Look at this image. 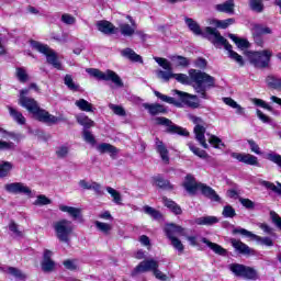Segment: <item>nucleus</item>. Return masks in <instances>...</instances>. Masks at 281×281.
Listing matches in <instances>:
<instances>
[{
    "instance_id": "obj_36",
    "label": "nucleus",
    "mask_w": 281,
    "mask_h": 281,
    "mask_svg": "<svg viewBox=\"0 0 281 281\" xmlns=\"http://www.w3.org/2000/svg\"><path fill=\"white\" fill-rule=\"evenodd\" d=\"M153 181L157 188H161L162 190H172V184H170L169 180L164 179L160 175L155 176Z\"/></svg>"
},
{
    "instance_id": "obj_33",
    "label": "nucleus",
    "mask_w": 281,
    "mask_h": 281,
    "mask_svg": "<svg viewBox=\"0 0 281 281\" xmlns=\"http://www.w3.org/2000/svg\"><path fill=\"white\" fill-rule=\"evenodd\" d=\"M218 217L216 216H202V217H198L194 220V224L195 225H206V226H212V225H216V223H218Z\"/></svg>"
},
{
    "instance_id": "obj_52",
    "label": "nucleus",
    "mask_w": 281,
    "mask_h": 281,
    "mask_svg": "<svg viewBox=\"0 0 281 281\" xmlns=\"http://www.w3.org/2000/svg\"><path fill=\"white\" fill-rule=\"evenodd\" d=\"M154 60L162 67V69H166L167 71H172V65H170V61L168 59L162 57H154Z\"/></svg>"
},
{
    "instance_id": "obj_38",
    "label": "nucleus",
    "mask_w": 281,
    "mask_h": 281,
    "mask_svg": "<svg viewBox=\"0 0 281 281\" xmlns=\"http://www.w3.org/2000/svg\"><path fill=\"white\" fill-rule=\"evenodd\" d=\"M249 9L257 14L265 12V2L262 0H248Z\"/></svg>"
},
{
    "instance_id": "obj_6",
    "label": "nucleus",
    "mask_w": 281,
    "mask_h": 281,
    "mask_svg": "<svg viewBox=\"0 0 281 281\" xmlns=\"http://www.w3.org/2000/svg\"><path fill=\"white\" fill-rule=\"evenodd\" d=\"M87 74L92 76L93 78H97L98 80H105V82H113L115 87L122 88L124 87V81H122V78L117 76V74L111 69L105 70L104 72L97 68H88Z\"/></svg>"
},
{
    "instance_id": "obj_59",
    "label": "nucleus",
    "mask_w": 281,
    "mask_h": 281,
    "mask_svg": "<svg viewBox=\"0 0 281 281\" xmlns=\"http://www.w3.org/2000/svg\"><path fill=\"white\" fill-rule=\"evenodd\" d=\"M222 216H224V218H234V216H236V210H234L232 205H226L223 209Z\"/></svg>"
},
{
    "instance_id": "obj_45",
    "label": "nucleus",
    "mask_w": 281,
    "mask_h": 281,
    "mask_svg": "<svg viewBox=\"0 0 281 281\" xmlns=\"http://www.w3.org/2000/svg\"><path fill=\"white\" fill-rule=\"evenodd\" d=\"M13 165L10 161H1L0 162V179L5 178L10 175V170H12Z\"/></svg>"
},
{
    "instance_id": "obj_13",
    "label": "nucleus",
    "mask_w": 281,
    "mask_h": 281,
    "mask_svg": "<svg viewBox=\"0 0 281 281\" xmlns=\"http://www.w3.org/2000/svg\"><path fill=\"white\" fill-rule=\"evenodd\" d=\"M159 269V261L155 259H147L142 261L133 271L132 276H136V273H148V271H154Z\"/></svg>"
},
{
    "instance_id": "obj_40",
    "label": "nucleus",
    "mask_w": 281,
    "mask_h": 281,
    "mask_svg": "<svg viewBox=\"0 0 281 281\" xmlns=\"http://www.w3.org/2000/svg\"><path fill=\"white\" fill-rule=\"evenodd\" d=\"M76 120L80 126L85 127V130L95 126V123L85 114H78Z\"/></svg>"
},
{
    "instance_id": "obj_57",
    "label": "nucleus",
    "mask_w": 281,
    "mask_h": 281,
    "mask_svg": "<svg viewBox=\"0 0 281 281\" xmlns=\"http://www.w3.org/2000/svg\"><path fill=\"white\" fill-rule=\"evenodd\" d=\"M252 104H255V106H260L261 109H266V111H273V108L271 105H269L267 102H265V100L262 99H251Z\"/></svg>"
},
{
    "instance_id": "obj_54",
    "label": "nucleus",
    "mask_w": 281,
    "mask_h": 281,
    "mask_svg": "<svg viewBox=\"0 0 281 281\" xmlns=\"http://www.w3.org/2000/svg\"><path fill=\"white\" fill-rule=\"evenodd\" d=\"M157 76L165 82H169L171 78H175V72L172 70H158Z\"/></svg>"
},
{
    "instance_id": "obj_58",
    "label": "nucleus",
    "mask_w": 281,
    "mask_h": 281,
    "mask_svg": "<svg viewBox=\"0 0 281 281\" xmlns=\"http://www.w3.org/2000/svg\"><path fill=\"white\" fill-rule=\"evenodd\" d=\"M145 214H148V216H151V218H159L161 216V213L155 209H153V206H144L143 207Z\"/></svg>"
},
{
    "instance_id": "obj_48",
    "label": "nucleus",
    "mask_w": 281,
    "mask_h": 281,
    "mask_svg": "<svg viewBox=\"0 0 281 281\" xmlns=\"http://www.w3.org/2000/svg\"><path fill=\"white\" fill-rule=\"evenodd\" d=\"M55 155L58 159H66V157H69V146L61 145L57 147Z\"/></svg>"
},
{
    "instance_id": "obj_17",
    "label": "nucleus",
    "mask_w": 281,
    "mask_h": 281,
    "mask_svg": "<svg viewBox=\"0 0 281 281\" xmlns=\"http://www.w3.org/2000/svg\"><path fill=\"white\" fill-rule=\"evenodd\" d=\"M126 19H128L130 23H121L119 24V30L122 34V36H134L135 31L137 30V24L135 23V20L131 15H127Z\"/></svg>"
},
{
    "instance_id": "obj_23",
    "label": "nucleus",
    "mask_w": 281,
    "mask_h": 281,
    "mask_svg": "<svg viewBox=\"0 0 281 281\" xmlns=\"http://www.w3.org/2000/svg\"><path fill=\"white\" fill-rule=\"evenodd\" d=\"M200 192H202L203 196H205L206 199H210L211 201H215L216 203H218L221 201V196L216 193V191L214 189H212V187L202 183L200 184Z\"/></svg>"
},
{
    "instance_id": "obj_20",
    "label": "nucleus",
    "mask_w": 281,
    "mask_h": 281,
    "mask_svg": "<svg viewBox=\"0 0 281 281\" xmlns=\"http://www.w3.org/2000/svg\"><path fill=\"white\" fill-rule=\"evenodd\" d=\"M53 252L50 250H45L42 261V270L44 273H52L56 267V262L52 260Z\"/></svg>"
},
{
    "instance_id": "obj_14",
    "label": "nucleus",
    "mask_w": 281,
    "mask_h": 281,
    "mask_svg": "<svg viewBox=\"0 0 281 281\" xmlns=\"http://www.w3.org/2000/svg\"><path fill=\"white\" fill-rule=\"evenodd\" d=\"M4 190L10 192L11 194H26L30 196L32 194V190L29 189L23 182H12L4 186Z\"/></svg>"
},
{
    "instance_id": "obj_15",
    "label": "nucleus",
    "mask_w": 281,
    "mask_h": 281,
    "mask_svg": "<svg viewBox=\"0 0 281 281\" xmlns=\"http://www.w3.org/2000/svg\"><path fill=\"white\" fill-rule=\"evenodd\" d=\"M201 182H196V178L191 173H188L184 177V181L182 182V187L189 194H196V190L200 189Z\"/></svg>"
},
{
    "instance_id": "obj_51",
    "label": "nucleus",
    "mask_w": 281,
    "mask_h": 281,
    "mask_svg": "<svg viewBox=\"0 0 281 281\" xmlns=\"http://www.w3.org/2000/svg\"><path fill=\"white\" fill-rule=\"evenodd\" d=\"M266 159H268V161H271L272 164H276V166H278V168H281V155L277 154V153H269L266 156Z\"/></svg>"
},
{
    "instance_id": "obj_61",
    "label": "nucleus",
    "mask_w": 281,
    "mask_h": 281,
    "mask_svg": "<svg viewBox=\"0 0 281 281\" xmlns=\"http://www.w3.org/2000/svg\"><path fill=\"white\" fill-rule=\"evenodd\" d=\"M8 273H10V276H13L14 278H18L19 280H25V274L14 267H9Z\"/></svg>"
},
{
    "instance_id": "obj_50",
    "label": "nucleus",
    "mask_w": 281,
    "mask_h": 281,
    "mask_svg": "<svg viewBox=\"0 0 281 281\" xmlns=\"http://www.w3.org/2000/svg\"><path fill=\"white\" fill-rule=\"evenodd\" d=\"M64 85H66V87H68V89H70V91H78V89H80V86H78V85H76V82H74V78L71 77V75L65 76Z\"/></svg>"
},
{
    "instance_id": "obj_4",
    "label": "nucleus",
    "mask_w": 281,
    "mask_h": 281,
    "mask_svg": "<svg viewBox=\"0 0 281 281\" xmlns=\"http://www.w3.org/2000/svg\"><path fill=\"white\" fill-rule=\"evenodd\" d=\"M53 229L59 243H66V245L71 243V234H74V223L71 221L65 218L59 220L53 223Z\"/></svg>"
},
{
    "instance_id": "obj_16",
    "label": "nucleus",
    "mask_w": 281,
    "mask_h": 281,
    "mask_svg": "<svg viewBox=\"0 0 281 281\" xmlns=\"http://www.w3.org/2000/svg\"><path fill=\"white\" fill-rule=\"evenodd\" d=\"M231 157L241 164H246L247 166H259L258 157L251 154L232 153Z\"/></svg>"
},
{
    "instance_id": "obj_8",
    "label": "nucleus",
    "mask_w": 281,
    "mask_h": 281,
    "mask_svg": "<svg viewBox=\"0 0 281 281\" xmlns=\"http://www.w3.org/2000/svg\"><path fill=\"white\" fill-rule=\"evenodd\" d=\"M229 271L237 278H244L245 280H258L260 278L258 270L240 263L229 265Z\"/></svg>"
},
{
    "instance_id": "obj_49",
    "label": "nucleus",
    "mask_w": 281,
    "mask_h": 281,
    "mask_svg": "<svg viewBox=\"0 0 281 281\" xmlns=\"http://www.w3.org/2000/svg\"><path fill=\"white\" fill-rule=\"evenodd\" d=\"M228 37L235 42L239 49L249 47V42L247 40L238 38L235 34H228Z\"/></svg>"
},
{
    "instance_id": "obj_26",
    "label": "nucleus",
    "mask_w": 281,
    "mask_h": 281,
    "mask_svg": "<svg viewBox=\"0 0 281 281\" xmlns=\"http://www.w3.org/2000/svg\"><path fill=\"white\" fill-rule=\"evenodd\" d=\"M97 29L102 34H115V25L106 20L97 22Z\"/></svg>"
},
{
    "instance_id": "obj_37",
    "label": "nucleus",
    "mask_w": 281,
    "mask_h": 281,
    "mask_svg": "<svg viewBox=\"0 0 281 281\" xmlns=\"http://www.w3.org/2000/svg\"><path fill=\"white\" fill-rule=\"evenodd\" d=\"M223 102L227 104V106H231V109H236L237 115H245V108L240 106L234 99L223 98Z\"/></svg>"
},
{
    "instance_id": "obj_42",
    "label": "nucleus",
    "mask_w": 281,
    "mask_h": 281,
    "mask_svg": "<svg viewBox=\"0 0 281 281\" xmlns=\"http://www.w3.org/2000/svg\"><path fill=\"white\" fill-rule=\"evenodd\" d=\"M156 98H158L159 100H161V102H166L167 104H173V106H181V102L176 101L175 98L172 97H168L166 94H162L159 91H154Z\"/></svg>"
},
{
    "instance_id": "obj_5",
    "label": "nucleus",
    "mask_w": 281,
    "mask_h": 281,
    "mask_svg": "<svg viewBox=\"0 0 281 281\" xmlns=\"http://www.w3.org/2000/svg\"><path fill=\"white\" fill-rule=\"evenodd\" d=\"M30 45L33 49H35L36 52H40V54H44V56H46V60H47L48 65H53V67H55V69H61L63 65L60 64V61H58V55L56 54V52H54V49L49 48V46H47L41 42L34 41V40L30 41Z\"/></svg>"
},
{
    "instance_id": "obj_34",
    "label": "nucleus",
    "mask_w": 281,
    "mask_h": 281,
    "mask_svg": "<svg viewBox=\"0 0 281 281\" xmlns=\"http://www.w3.org/2000/svg\"><path fill=\"white\" fill-rule=\"evenodd\" d=\"M162 203L165 205V207H168V210H170L173 214L179 215L182 214V210L181 206H179V204H177L175 201L164 196L162 198Z\"/></svg>"
},
{
    "instance_id": "obj_62",
    "label": "nucleus",
    "mask_w": 281,
    "mask_h": 281,
    "mask_svg": "<svg viewBox=\"0 0 281 281\" xmlns=\"http://www.w3.org/2000/svg\"><path fill=\"white\" fill-rule=\"evenodd\" d=\"M247 144L251 150V153H255V155H262V151L260 150V146L256 140L254 139H247Z\"/></svg>"
},
{
    "instance_id": "obj_25",
    "label": "nucleus",
    "mask_w": 281,
    "mask_h": 281,
    "mask_svg": "<svg viewBox=\"0 0 281 281\" xmlns=\"http://www.w3.org/2000/svg\"><path fill=\"white\" fill-rule=\"evenodd\" d=\"M156 150L160 155V158L165 164L170 161V157L168 156V147L161 142L159 138L155 139Z\"/></svg>"
},
{
    "instance_id": "obj_41",
    "label": "nucleus",
    "mask_w": 281,
    "mask_h": 281,
    "mask_svg": "<svg viewBox=\"0 0 281 281\" xmlns=\"http://www.w3.org/2000/svg\"><path fill=\"white\" fill-rule=\"evenodd\" d=\"M75 105L78 106L80 111H85L86 113H93V104L89 103V101L85 99L77 100Z\"/></svg>"
},
{
    "instance_id": "obj_22",
    "label": "nucleus",
    "mask_w": 281,
    "mask_h": 281,
    "mask_svg": "<svg viewBox=\"0 0 281 281\" xmlns=\"http://www.w3.org/2000/svg\"><path fill=\"white\" fill-rule=\"evenodd\" d=\"M165 233L167 238H177V236H186V228L176 224H167Z\"/></svg>"
},
{
    "instance_id": "obj_28",
    "label": "nucleus",
    "mask_w": 281,
    "mask_h": 281,
    "mask_svg": "<svg viewBox=\"0 0 281 281\" xmlns=\"http://www.w3.org/2000/svg\"><path fill=\"white\" fill-rule=\"evenodd\" d=\"M251 33H252V36H256L257 38H260V36H262V34H271L272 31L269 26L252 23L251 24Z\"/></svg>"
},
{
    "instance_id": "obj_10",
    "label": "nucleus",
    "mask_w": 281,
    "mask_h": 281,
    "mask_svg": "<svg viewBox=\"0 0 281 281\" xmlns=\"http://www.w3.org/2000/svg\"><path fill=\"white\" fill-rule=\"evenodd\" d=\"M155 122L158 126H166L167 127V132L172 134V135H182L183 137H188V135H190V133H188V131H186V128L176 125L175 123H172L169 119H166L164 116H159L155 119Z\"/></svg>"
},
{
    "instance_id": "obj_55",
    "label": "nucleus",
    "mask_w": 281,
    "mask_h": 281,
    "mask_svg": "<svg viewBox=\"0 0 281 281\" xmlns=\"http://www.w3.org/2000/svg\"><path fill=\"white\" fill-rule=\"evenodd\" d=\"M0 133H2L3 139H8V137H10L14 142H21V136L14 132H8L0 127Z\"/></svg>"
},
{
    "instance_id": "obj_29",
    "label": "nucleus",
    "mask_w": 281,
    "mask_h": 281,
    "mask_svg": "<svg viewBox=\"0 0 281 281\" xmlns=\"http://www.w3.org/2000/svg\"><path fill=\"white\" fill-rule=\"evenodd\" d=\"M201 240L204 245L209 246L212 251H214V254H217V256H225L227 254V250L223 248V246L216 243H212L205 237H202Z\"/></svg>"
},
{
    "instance_id": "obj_19",
    "label": "nucleus",
    "mask_w": 281,
    "mask_h": 281,
    "mask_svg": "<svg viewBox=\"0 0 281 281\" xmlns=\"http://www.w3.org/2000/svg\"><path fill=\"white\" fill-rule=\"evenodd\" d=\"M143 108L148 111L149 115H166L168 109L159 103H143Z\"/></svg>"
},
{
    "instance_id": "obj_44",
    "label": "nucleus",
    "mask_w": 281,
    "mask_h": 281,
    "mask_svg": "<svg viewBox=\"0 0 281 281\" xmlns=\"http://www.w3.org/2000/svg\"><path fill=\"white\" fill-rule=\"evenodd\" d=\"M171 60L176 65V67H189L190 66V59H188L187 57H183L181 55L171 57Z\"/></svg>"
},
{
    "instance_id": "obj_60",
    "label": "nucleus",
    "mask_w": 281,
    "mask_h": 281,
    "mask_svg": "<svg viewBox=\"0 0 281 281\" xmlns=\"http://www.w3.org/2000/svg\"><path fill=\"white\" fill-rule=\"evenodd\" d=\"M109 109H111V111H113L115 115H120L121 117H124L126 115V111L121 105L110 103Z\"/></svg>"
},
{
    "instance_id": "obj_64",
    "label": "nucleus",
    "mask_w": 281,
    "mask_h": 281,
    "mask_svg": "<svg viewBox=\"0 0 281 281\" xmlns=\"http://www.w3.org/2000/svg\"><path fill=\"white\" fill-rule=\"evenodd\" d=\"M16 145L12 142L0 140V150H14Z\"/></svg>"
},
{
    "instance_id": "obj_56",
    "label": "nucleus",
    "mask_w": 281,
    "mask_h": 281,
    "mask_svg": "<svg viewBox=\"0 0 281 281\" xmlns=\"http://www.w3.org/2000/svg\"><path fill=\"white\" fill-rule=\"evenodd\" d=\"M63 265L68 271H76V269H78V260L76 259H66Z\"/></svg>"
},
{
    "instance_id": "obj_43",
    "label": "nucleus",
    "mask_w": 281,
    "mask_h": 281,
    "mask_svg": "<svg viewBox=\"0 0 281 281\" xmlns=\"http://www.w3.org/2000/svg\"><path fill=\"white\" fill-rule=\"evenodd\" d=\"M188 146L191 153H193V155H195L196 157H200V159H210V155L207 154V151L194 146V144L192 143H189Z\"/></svg>"
},
{
    "instance_id": "obj_35",
    "label": "nucleus",
    "mask_w": 281,
    "mask_h": 281,
    "mask_svg": "<svg viewBox=\"0 0 281 281\" xmlns=\"http://www.w3.org/2000/svg\"><path fill=\"white\" fill-rule=\"evenodd\" d=\"M162 203L165 205V207H168V210H170L173 214L179 215L182 214V210L181 206H179V204H177L175 201L164 196L162 198Z\"/></svg>"
},
{
    "instance_id": "obj_24",
    "label": "nucleus",
    "mask_w": 281,
    "mask_h": 281,
    "mask_svg": "<svg viewBox=\"0 0 281 281\" xmlns=\"http://www.w3.org/2000/svg\"><path fill=\"white\" fill-rule=\"evenodd\" d=\"M7 109L13 122H15L16 124H20V126L25 125L26 120H25V116H23V113H21V111L16 110L15 108H12V105H7Z\"/></svg>"
},
{
    "instance_id": "obj_3",
    "label": "nucleus",
    "mask_w": 281,
    "mask_h": 281,
    "mask_svg": "<svg viewBox=\"0 0 281 281\" xmlns=\"http://www.w3.org/2000/svg\"><path fill=\"white\" fill-rule=\"evenodd\" d=\"M207 32H210V34H214L215 36V38L209 36V41L210 43H212V45H214L215 47H221V45H223L226 52H228L229 58L235 60V63H237L239 67H245V60L243 59V56L238 55V53L232 49V45L229 44V42H227L225 37H223V35H221V32H218V30L207 29Z\"/></svg>"
},
{
    "instance_id": "obj_11",
    "label": "nucleus",
    "mask_w": 281,
    "mask_h": 281,
    "mask_svg": "<svg viewBox=\"0 0 281 281\" xmlns=\"http://www.w3.org/2000/svg\"><path fill=\"white\" fill-rule=\"evenodd\" d=\"M184 23L187 27H189L190 32H192V34H194L195 36H203V38H207V41H210V36L212 38H216L214 34L207 31V30H216L215 27L206 26L203 32V30H201V25H199L196 21L192 20V18H186Z\"/></svg>"
},
{
    "instance_id": "obj_46",
    "label": "nucleus",
    "mask_w": 281,
    "mask_h": 281,
    "mask_svg": "<svg viewBox=\"0 0 281 281\" xmlns=\"http://www.w3.org/2000/svg\"><path fill=\"white\" fill-rule=\"evenodd\" d=\"M266 82L271 89H281V79L276 76H268Z\"/></svg>"
},
{
    "instance_id": "obj_21",
    "label": "nucleus",
    "mask_w": 281,
    "mask_h": 281,
    "mask_svg": "<svg viewBox=\"0 0 281 281\" xmlns=\"http://www.w3.org/2000/svg\"><path fill=\"white\" fill-rule=\"evenodd\" d=\"M232 247H234L235 251H238V254H241L243 256H251L254 255V249H251L247 244L236 239H231Z\"/></svg>"
},
{
    "instance_id": "obj_2",
    "label": "nucleus",
    "mask_w": 281,
    "mask_h": 281,
    "mask_svg": "<svg viewBox=\"0 0 281 281\" xmlns=\"http://www.w3.org/2000/svg\"><path fill=\"white\" fill-rule=\"evenodd\" d=\"M19 103L23 109H26L29 113H32L33 117L38 120V122H43L44 124H58V122H65V117H63V115L55 116L49 114L46 110L41 109L38 102L32 98L20 97Z\"/></svg>"
},
{
    "instance_id": "obj_32",
    "label": "nucleus",
    "mask_w": 281,
    "mask_h": 281,
    "mask_svg": "<svg viewBox=\"0 0 281 281\" xmlns=\"http://www.w3.org/2000/svg\"><path fill=\"white\" fill-rule=\"evenodd\" d=\"M175 93L180 98L181 102H184L186 104L192 106L193 109H196L199 105L196 103L190 102V99L194 100L196 95H192L190 93L180 91V90H175Z\"/></svg>"
},
{
    "instance_id": "obj_9",
    "label": "nucleus",
    "mask_w": 281,
    "mask_h": 281,
    "mask_svg": "<svg viewBox=\"0 0 281 281\" xmlns=\"http://www.w3.org/2000/svg\"><path fill=\"white\" fill-rule=\"evenodd\" d=\"M189 120H191V122L195 124L193 132H194L196 142H199L202 148H205V149L210 148V146L207 145V142L205 140L206 130H205V122L203 121V119L195 115H190Z\"/></svg>"
},
{
    "instance_id": "obj_39",
    "label": "nucleus",
    "mask_w": 281,
    "mask_h": 281,
    "mask_svg": "<svg viewBox=\"0 0 281 281\" xmlns=\"http://www.w3.org/2000/svg\"><path fill=\"white\" fill-rule=\"evenodd\" d=\"M260 186L266 188L267 190H271L274 192V194H278V196H281V183L277 182V186L273 182H269L267 180H261Z\"/></svg>"
},
{
    "instance_id": "obj_47",
    "label": "nucleus",
    "mask_w": 281,
    "mask_h": 281,
    "mask_svg": "<svg viewBox=\"0 0 281 281\" xmlns=\"http://www.w3.org/2000/svg\"><path fill=\"white\" fill-rule=\"evenodd\" d=\"M106 192L112 196L113 203L116 205H122V194L120 192L111 187L106 188Z\"/></svg>"
},
{
    "instance_id": "obj_53",
    "label": "nucleus",
    "mask_w": 281,
    "mask_h": 281,
    "mask_svg": "<svg viewBox=\"0 0 281 281\" xmlns=\"http://www.w3.org/2000/svg\"><path fill=\"white\" fill-rule=\"evenodd\" d=\"M82 137L87 144H90V146H95V136L89 131V130H83L82 132Z\"/></svg>"
},
{
    "instance_id": "obj_63",
    "label": "nucleus",
    "mask_w": 281,
    "mask_h": 281,
    "mask_svg": "<svg viewBox=\"0 0 281 281\" xmlns=\"http://www.w3.org/2000/svg\"><path fill=\"white\" fill-rule=\"evenodd\" d=\"M61 23H65V25H75L76 18L69 13H64L61 15Z\"/></svg>"
},
{
    "instance_id": "obj_12",
    "label": "nucleus",
    "mask_w": 281,
    "mask_h": 281,
    "mask_svg": "<svg viewBox=\"0 0 281 281\" xmlns=\"http://www.w3.org/2000/svg\"><path fill=\"white\" fill-rule=\"evenodd\" d=\"M234 233L241 234V236H246L251 240H256L258 245H265L266 247H273V239H271L270 237H260L245 228L235 229Z\"/></svg>"
},
{
    "instance_id": "obj_1",
    "label": "nucleus",
    "mask_w": 281,
    "mask_h": 281,
    "mask_svg": "<svg viewBox=\"0 0 281 281\" xmlns=\"http://www.w3.org/2000/svg\"><path fill=\"white\" fill-rule=\"evenodd\" d=\"M173 78L181 85H192L195 93H198L199 98H202V100H210L207 91L216 87V79L214 77L196 69H190L189 77L186 74H173Z\"/></svg>"
},
{
    "instance_id": "obj_30",
    "label": "nucleus",
    "mask_w": 281,
    "mask_h": 281,
    "mask_svg": "<svg viewBox=\"0 0 281 281\" xmlns=\"http://www.w3.org/2000/svg\"><path fill=\"white\" fill-rule=\"evenodd\" d=\"M236 4H234V0H227L221 4L215 5V10L217 12H224L225 14H234V8Z\"/></svg>"
},
{
    "instance_id": "obj_27",
    "label": "nucleus",
    "mask_w": 281,
    "mask_h": 281,
    "mask_svg": "<svg viewBox=\"0 0 281 281\" xmlns=\"http://www.w3.org/2000/svg\"><path fill=\"white\" fill-rule=\"evenodd\" d=\"M121 56H123V58H127V60H131L132 63H144V59L132 48L122 49Z\"/></svg>"
},
{
    "instance_id": "obj_31",
    "label": "nucleus",
    "mask_w": 281,
    "mask_h": 281,
    "mask_svg": "<svg viewBox=\"0 0 281 281\" xmlns=\"http://www.w3.org/2000/svg\"><path fill=\"white\" fill-rule=\"evenodd\" d=\"M59 210L60 212H66V214H69V216H71L74 221H76L77 218H80V214L82 213V210L74 206H68L65 204H60Z\"/></svg>"
},
{
    "instance_id": "obj_18",
    "label": "nucleus",
    "mask_w": 281,
    "mask_h": 281,
    "mask_svg": "<svg viewBox=\"0 0 281 281\" xmlns=\"http://www.w3.org/2000/svg\"><path fill=\"white\" fill-rule=\"evenodd\" d=\"M98 153L101 155L108 154L110 155L111 159H116L117 155L120 153V149L117 147L109 144V143H102L97 146Z\"/></svg>"
},
{
    "instance_id": "obj_7",
    "label": "nucleus",
    "mask_w": 281,
    "mask_h": 281,
    "mask_svg": "<svg viewBox=\"0 0 281 281\" xmlns=\"http://www.w3.org/2000/svg\"><path fill=\"white\" fill-rule=\"evenodd\" d=\"M271 56H273V52L269 49L248 53L249 63L257 69H267L269 63H271Z\"/></svg>"
}]
</instances>
